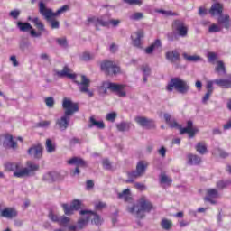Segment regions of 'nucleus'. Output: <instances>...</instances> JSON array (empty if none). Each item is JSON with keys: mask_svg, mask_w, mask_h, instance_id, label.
<instances>
[{"mask_svg": "<svg viewBox=\"0 0 231 231\" xmlns=\"http://www.w3.org/2000/svg\"><path fill=\"white\" fill-rule=\"evenodd\" d=\"M62 108L64 109V115L56 120V125L60 131H66L69 127V120L75 113H79V103H75L68 97L63 98Z\"/></svg>", "mask_w": 231, "mask_h": 231, "instance_id": "obj_1", "label": "nucleus"}, {"mask_svg": "<svg viewBox=\"0 0 231 231\" xmlns=\"http://www.w3.org/2000/svg\"><path fill=\"white\" fill-rule=\"evenodd\" d=\"M69 6L63 5L60 9L57 10V12H53L52 9H50L46 7V4L44 2L39 3V12L42 17L49 23V25L51 26V30H59L60 27V23H59L58 20L55 19V17H59L60 14H64V12H68V9Z\"/></svg>", "mask_w": 231, "mask_h": 231, "instance_id": "obj_2", "label": "nucleus"}, {"mask_svg": "<svg viewBox=\"0 0 231 231\" xmlns=\"http://www.w3.org/2000/svg\"><path fill=\"white\" fill-rule=\"evenodd\" d=\"M154 208L152 202L145 197L142 196L138 199L135 205L128 208V212L135 216L138 219H143L145 217V213L149 214L151 210Z\"/></svg>", "mask_w": 231, "mask_h": 231, "instance_id": "obj_3", "label": "nucleus"}, {"mask_svg": "<svg viewBox=\"0 0 231 231\" xmlns=\"http://www.w3.org/2000/svg\"><path fill=\"white\" fill-rule=\"evenodd\" d=\"M166 89L170 92H172L175 89L178 93H180V95H187L189 89H190V86H189V83L186 80H183L180 78H173L168 83Z\"/></svg>", "mask_w": 231, "mask_h": 231, "instance_id": "obj_4", "label": "nucleus"}, {"mask_svg": "<svg viewBox=\"0 0 231 231\" xmlns=\"http://www.w3.org/2000/svg\"><path fill=\"white\" fill-rule=\"evenodd\" d=\"M124 85L113 83L110 81H104L102 85L99 87V95H106L107 89L112 91V93H116L118 97H126V93L124 91Z\"/></svg>", "mask_w": 231, "mask_h": 231, "instance_id": "obj_5", "label": "nucleus"}, {"mask_svg": "<svg viewBox=\"0 0 231 231\" xmlns=\"http://www.w3.org/2000/svg\"><path fill=\"white\" fill-rule=\"evenodd\" d=\"M149 167V162L147 161H139L136 164L135 171L127 172L128 180H125V183H134V180L137 178H142Z\"/></svg>", "mask_w": 231, "mask_h": 231, "instance_id": "obj_6", "label": "nucleus"}, {"mask_svg": "<svg viewBox=\"0 0 231 231\" xmlns=\"http://www.w3.org/2000/svg\"><path fill=\"white\" fill-rule=\"evenodd\" d=\"M40 166L32 161L27 162V167L23 168L20 173H16V176L24 178L25 176H33L37 171H39Z\"/></svg>", "mask_w": 231, "mask_h": 231, "instance_id": "obj_7", "label": "nucleus"}, {"mask_svg": "<svg viewBox=\"0 0 231 231\" xmlns=\"http://www.w3.org/2000/svg\"><path fill=\"white\" fill-rule=\"evenodd\" d=\"M81 81L75 80V84L79 86V89L80 93H85L88 95V97H93V92L89 90V86H91V80L88 79V77L81 75L80 76Z\"/></svg>", "mask_w": 231, "mask_h": 231, "instance_id": "obj_8", "label": "nucleus"}, {"mask_svg": "<svg viewBox=\"0 0 231 231\" xmlns=\"http://www.w3.org/2000/svg\"><path fill=\"white\" fill-rule=\"evenodd\" d=\"M101 69L106 75H117V73H120V67L111 60H104L101 63Z\"/></svg>", "mask_w": 231, "mask_h": 231, "instance_id": "obj_9", "label": "nucleus"}, {"mask_svg": "<svg viewBox=\"0 0 231 231\" xmlns=\"http://www.w3.org/2000/svg\"><path fill=\"white\" fill-rule=\"evenodd\" d=\"M63 210H64V214L66 216H72L73 212H75V210H80V208H82L84 207V205L82 204V201L79 200V199H75L71 202V204H62L61 205Z\"/></svg>", "mask_w": 231, "mask_h": 231, "instance_id": "obj_10", "label": "nucleus"}, {"mask_svg": "<svg viewBox=\"0 0 231 231\" xmlns=\"http://www.w3.org/2000/svg\"><path fill=\"white\" fill-rule=\"evenodd\" d=\"M0 145H3L5 149H13L15 151L17 149V142L14 140L12 134H4L0 136Z\"/></svg>", "mask_w": 231, "mask_h": 231, "instance_id": "obj_11", "label": "nucleus"}, {"mask_svg": "<svg viewBox=\"0 0 231 231\" xmlns=\"http://www.w3.org/2000/svg\"><path fill=\"white\" fill-rule=\"evenodd\" d=\"M88 21H96V26H104L105 28L109 27V24H112L114 28H116L120 23H122L120 20L116 19H111V20H104L102 18H97V17H92L88 18Z\"/></svg>", "mask_w": 231, "mask_h": 231, "instance_id": "obj_12", "label": "nucleus"}, {"mask_svg": "<svg viewBox=\"0 0 231 231\" xmlns=\"http://www.w3.org/2000/svg\"><path fill=\"white\" fill-rule=\"evenodd\" d=\"M16 26L20 32H30L31 37H41L42 35L41 32H36L32 24L28 23L17 22Z\"/></svg>", "mask_w": 231, "mask_h": 231, "instance_id": "obj_13", "label": "nucleus"}, {"mask_svg": "<svg viewBox=\"0 0 231 231\" xmlns=\"http://www.w3.org/2000/svg\"><path fill=\"white\" fill-rule=\"evenodd\" d=\"M173 28L176 30L180 37H187V35H189V28L181 20H175L173 22Z\"/></svg>", "mask_w": 231, "mask_h": 231, "instance_id": "obj_14", "label": "nucleus"}, {"mask_svg": "<svg viewBox=\"0 0 231 231\" xmlns=\"http://www.w3.org/2000/svg\"><path fill=\"white\" fill-rule=\"evenodd\" d=\"M80 216L82 217L78 220V230H82L85 226H88V223H89V216H91V210L83 209L79 211Z\"/></svg>", "mask_w": 231, "mask_h": 231, "instance_id": "obj_15", "label": "nucleus"}, {"mask_svg": "<svg viewBox=\"0 0 231 231\" xmlns=\"http://www.w3.org/2000/svg\"><path fill=\"white\" fill-rule=\"evenodd\" d=\"M5 168L6 169V171H9L10 172H14V178H23L16 175V174H20V172L23 171V164L19 162H7L5 164Z\"/></svg>", "mask_w": 231, "mask_h": 231, "instance_id": "obj_16", "label": "nucleus"}, {"mask_svg": "<svg viewBox=\"0 0 231 231\" xmlns=\"http://www.w3.org/2000/svg\"><path fill=\"white\" fill-rule=\"evenodd\" d=\"M54 74L60 79H64V77H67V79H71L72 80L77 79V75L71 73V69H69L68 66H64L62 70L55 69Z\"/></svg>", "mask_w": 231, "mask_h": 231, "instance_id": "obj_17", "label": "nucleus"}, {"mask_svg": "<svg viewBox=\"0 0 231 231\" xmlns=\"http://www.w3.org/2000/svg\"><path fill=\"white\" fill-rule=\"evenodd\" d=\"M179 129L180 134H189L190 138H193L198 131V129L194 128V123L190 120L187 122V127L179 126Z\"/></svg>", "mask_w": 231, "mask_h": 231, "instance_id": "obj_18", "label": "nucleus"}, {"mask_svg": "<svg viewBox=\"0 0 231 231\" xmlns=\"http://www.w3.org/2000/svg\"><path fill=\"white\" fill-rule=\"evenodd\" d=\"M27 154L34 158L35 160H41L42 157V145L37 144L32 145L31 148L28 149Z\"/></svg>", "mask_w": 231, "mask_h": 231, "instance_id": "obj_19", "label": "nucleus"}, {"mask_svg": "<svg viewBox=\"0 0 231 231\" xmlns=\"http://www.w3.org/2000/svg\"><path fill=\"white\" fill-rule=\"evenodd\" d=\"M217 24L222 30L223 28H225L226 30H230V15L220 14L217 18Z\"/></svg>", "mask_w": 231, "mask_h": 231, "instance_id": "obj_20", "label": "nucleus"}, {"mask_svg": "<svg viewBox=\"0 0 231 231\" xmlns=\"http://www.w3.org/2000/svg\"><path fill=\"white\" fill-rule=\"evenodd\" d=\"M1 217L5 219H14V217H17V210L14 208H5L1 211Z\"/></svg>", "mask_w": 231, "mask_h": 231, "instance_id": "obj_21", "label": "nucleus"}, {"mask_svg": "<svg viewBox=\"0 0 231 231\" xmlns=\"http://www.w3.org/2000/svg\"><path fill=\"white\" fill-rule=\"evenodd\" d=\"M206 89H207V92L202 97V104H207V102L210 100V97H212V93H214V86L212 81H207Z\"/></svg>", "mask_w": 231, "mask_h": 231, "instance_id": "obj_22", "label": "nucleus"}, {"mask_svg": "<svg viewBox=\"0 0 231 231\" xmlns=\"http://www.w3.org/2000/svg\"><path fill=\"white\" fill-rule=\"evenodd\" d=\"M210 15H223V5L219 3H215L212 5L211 8L209 9Z\"/></svg>", "mask_w": 231, "mask_h": 231, "instance_id": "obj_23", "label": "nucleus"}, {"mask_svg": "<svg viewBox=\"0 0 231 231\" xmlns=\"http://www.w3.org/2000/svg\"><path fill=\"white\" fill-rule=\"evenodd\" d=\"M117 198L119 199H124L126 203L133 201V194H131V189H126L122 192L117 193Z\"/></svg>", "mask_w": 231, "mask_h": 231, "instance_id": "obj_24", "label": "nucleus"}, {"mask_svg": "<svg viewBox=\"0 0 231 231\" xmlns=\"http://www.w3.org/2000/svg\"><path fill=\"white\" fill-rule=\"evenodd\" d=\"M69 165H77V167H88V162L84 161V159L79 157H73L70 160L68 161Z\"/></svg>", "mask_w": 231, "mask_h": 231, "instance_id": "obj_25", "label": "nucleus"}, {"mask_svg": "<svg viewBox=\"0 0 231 231\" xmlns=\"http://www.w3.org/2000/svg\"><path fill=\"white\" fill-rule=\"evenodd\" d=\"M143 37V32L142 31H138L137 32L134 33L132 35L133 46H135V48H140V46L142 45Z\"/></svg>", "mask_w": 231, "mask_h": 231, "instance_id": "obj_26", "label": "nucleus"}, {"mask_svg": "<svg viewBox=\"0 0 231 231\" xmlns=\"http://www.w3.org/2000/svg\"><path fill=\"white\" fill-rule=\"evenodd\" d=\"M135 122H136V124L141 125V127H147V128L151 127V124H152V120H150L147 117H143V116L135 117Z\"/></svg>", "mask_w": 231, "mask_h": 231, "instance_id": "obj_27", "label": "nucleus"}, {"mask_svg": "<svg viewBox=\"0 0 231 231\" xmlns=\"http://www.w3.org/2000/svg\"><path fill=\"white\" fill-rule=\"evenodd\" d=\"M158 48H162V41L160 39H156L154 42L147 47L145 49V53H147V55H151V53H152L154 50H158Z\"/></svg>", "mask_w": 231, "mask_h": 231, "instance_id": "obj_28", "label": "nucleus"}, {"mask_svg": "<svg viewBox=\"0 0 231 231\" xmlns=\"http://www.w3.org/2000/svg\"><path fill=\"white\" fill-rule=\"evenodd\" d=\"M166 59L167 60H170V62H176L177 60H180V52L176 50L170 51L166 52Z\"/></svg>", "mask_w": 231, "mask_h": 231, "instance_id": "obj_29", "label": "nucleus"}, {"mask_svg": "<svg viewBox=\"0 0 231 231\" xmlns=\"http://www.w3.org/2000/svg\"><path fill=\"white\" fill-rule=\"evenodd\" d=\"M28 21H31V23H33L34 26L39 30V32H46V29L44 28V23L39 20V17H28Z\"/></svg>", "mask_w": 231, "mask_h": 231, "instance_id": "obj_30", "label": "nucleus"}, {"mask_svg": "<svg viewBox=\"0 0 231 231\" xmlns=\"http://www.w3.org/2000/svg\"><path fill=\"white\" fill-rule=\"evenodd\" d=\"M90 124L88 125V127L91 129L92 127H97V129H105L106 125L104 124V121H97L95 120V117H90L89 119Z\"/></svg>", "mask_w": 231, "mask_h": 231, "instance_id": "obj_31", "label": "nucleus"}, {"mask_svg": "<svg viewBox=\"0 0 231 231\" xmlns=\"http://www.w3.org/2000/svg\"><path fill=\"white\" fill-rule=\"evenodd\" d=\"M45 149L49 154H51L57 151V144H55L51 139H47L45 143Z\"/></svg>", "mask_w": 231, "mask_h": 231, "instance_id": "obj_32", "label": "nucleus"}, {"mask_svg": "<svg viewBox=\"0 0 231 231\" xmlns=\"http://www.w3.org/2000/svg\"><path fill=\"white\" fill-rule=\"evenodd\" d=\"M215 71H217V73L220 77H223V75H226V69L225 68V63L221 60L217 61Z\"/></svg>", "mask_w": 231, "mask_h": 231, "instance_id": "obj_33", "label": "nucleus"}, {"mask_svg": "<svg viewBox=\"0 0 231 231\" xmlns=\"http://www.w3.org/2000/svg\"><path fill=\"white\" fill-rule=\"evenodd\" d=\"M188 163L189 165H199L201 163V157L190 153L188 155Z\"/></svg>", "mask_w": 231, "mask_h": 231, "instance_id": "obj_34", "label": "nucleus"}, {"mask_svg": "<svg viewBox=\"0 0 231 231\" xmlns=\"http://www.w3.org/2000/svg\"><path fill=\"white\" fill-rule=\"evenodd\" d=\"M183 59H185V60H188V62H199L201 60H203V58H201L199 55H189L186 52H184L182 54Z\"/></svg>", "mask_w": 231, "mask_h": 231, "instance_id": "obj_35", "label": "nucleus"}, {"mask_svg": "<svg viewBox=\"0 0 231 231\" xmlns=\"http://www.w3.org/2000/svg\"><path fill=\"white\" fill-rule=\"evenodd\" d=\"M56 176L57 174L55 172L49 171L43 175L42 180L46 183H53V181H55Z\"/></svg>", "mask_w": 231, "mask_h": 231, "instance_id": "obj_36", "label": "nucleus"}, {"mask_svg": "<svg viewBox=\"0 0 231 231\" xmlns=\"http://www.w3.org/2000/svg\"><path fill=\"white\" fill-rule=\"evenodd\" d=\"M117 131L120 133H124L125 131H129L131 129V123L121 122L116 125Z\"/></svg>", "mask_w": 231, "mask_h": 231, "instance_id": "obj_37", "label": "nucleus"}, {"mask_svg": "<svg viewBox=\"0 0 231 231\" xmlns=\"http://www.w3.org/2000/svg\"><path fill=\"white\" fill-rule=\"evenodd\" d=\"M195 149L199 154H207V144L203 142L198 143Z\"/></svg>", "mask_w": 231, "mask_h": 231, "instance_id": "obj_38", "label": "nucleus"}, {"mask_svg": "<svg viewBox=\"0 0 231 231\" xmlns=\"http://www.w3.org/2000/svg\"><path fill=\"white\" fill-rule=\"evenodd\" d=\"M231 185V180H218L217 182V189H218V190H223V189H226V187H230Z\"/></svg>", "mask_w": 231, "mask_h": 231, "instance_id": "obj_39", "label": "nucleus"}, {"mask_svg": "<svg viewBox=\"0 0 231 231\" xmlns=\"http://www.w3.org/2000/svg\"><path fill=\"white\" fill-rule=\"evenodd\" d=\"M90 216L89 219H92V223L94 225H100L102 223V220L100 219V216H98L97 213L90 210Z\"/></svg>", "mask_w": 231, "mask_h": 231, "instance_id": "obj_40", "label": "nucleus"}, {"mask_svg": "<svg viewBox=\"0 0 231 231\" xmlns=\"http://www.w3.org/2000/svg\"><path fill=\"white\" fill-rule=\"evenodd\" d=\"M206 198H212V199L219 198V191H217V189H209L207 190Z\"/></svg>", "mask_w": 231, "mask_h": 231, "instance_id": "obj_41", "label": "nucleus"}, {"mask_svg": "<svg viewBox=\"0 0 231 231\" xmlns=\"http://www.w3.org/2000/svg\"><path fill=\"white\" fill-rule=\"evenodd\" d=\"M208 61L211 64H214L217 60V53L216 52H208L207 54Z\"/></svg>", "mask_w": 231, "mask_h": 231, "instance_id": "obj_42", "label": "nucleus"}, {"mask_svg": "<svg viewBox=\"0 0 231 231\" xmlns=\"http://www.w3.org/2000/svg\"><path fill=\"white\" fill-rule=\"evenodd\" d=\"M93 59H95V54L89 52H84L81 56V60L84 62H89V60H93Z\"/></svg>", "mask_w": 231, "mask_h": 231, "instance_id": "obj_43", "label": "nucleus"}, {"mask_svg": "<svg viewBox=\"0 0 231 231\" xmlns=\"http://www.w3.org/2000/svg\"><path fill=\"white\" fill-rule=\"evenodd\" d=\"M161 226L163 228V230H171V228H172V222L167 219H162Z\"/></svg>", "mask_w": 231, "mask_h": 231, "instance_id": "obj_44", "label": "nucleus"}, {"mask_svg": "<svg viewBox=\"0 0 231 231\" xmlns=\"http://www.w3.org/2000/svg\"><path fill=\"white\" fill-rule=\"evenodd\" d=\"M214 154H217L220 158H228V153L221 150V148H216L214 150Z\"/></svg>", "mask_w": 231, "mask_h": 231, "instance_id": "obj_45", "label": "nucleus"}, {"mask_svg": "<svg viewBox=\"0 0 231 231\" xmlns=\"http://www.w3.org/2000/svg\"><path fill=\"white\" fill-rule=\"evenodd\" d=\"M131 21H140L143 19V13L136 12L130 16Z\"/></svg>", "mask_w": 231, "mask_h": 231, "instance_id": "obj_46", "label": "nucleus"}, {"mask_svg": "<svg viewBox=\"0 0 231 231\" xmlns=\"http://www.w3.org/2000/svg\"><path fill=\"white\" fill-rule=\"evenodd\" d=\"M56 42L59 46H61V48H68V40L64 37L56 39Z\"/></svg>", "mask_w": 231, "mask_h": 231, "instance_id": "obj_47", "label": "nucleus"}, {"mask_svg": "<svg viewBox=\"0 0 231 231\" xmlns=\"http://www.w3.org/2000/svg\"><path fill=\"white\" fill-rule=\"evenodd\" d=\"M221 27L220 25L217 23V24H212L209 29H208V32L210 33H217L218 32H221Z\"/></svg>", "mask_w": 231, "mask_h": 231, "instance_id": "obj_48", "label": "nucleus"}, {"mask_svg": "<svg viewBox=\"0 0 231 231\" xmlns=\"http://www.w3.org/2000/svg\"><path fill=\"white\" fill-rule=\"evenodd\" d=\"M116 116H118V114H116V112H112L106 115V119L107 122H115V120H116Z\"/></svg>", "mask_w": 231, "mask_h": 231, "instance_id": "obj_49", "label": "nucleus"}, {"mask_svg": "<svg viewBox=\"0 0 231 231\" xmlns=\"http://www.w3.org/2000/svg\"><path fill=\"white\" fill-rule=\"evenodd\" d=\"M160 182L167 183L168 185H171V183H172V180L169 179L167 175L163 174V175H161Z\"/></svg>", "mask_w": 231, "mask_h": 231, "instance_id": "obj_50", "label": "nucleus"}, {"mask_svg": "<svg viewBox=\"0 0 231 231\" xmlns=\"http://www.w3.org/2000/svg\"><path fill=\"white\" fill-rule=\"evenodd\" d=\"M126 5L133 6L134 5L140 6L142 5V0H123Z\"/></svg>", "mask_w": 231, "mask_h": 231, "instance_id": "obj_51", "label": "nucleus"}, {"mask_svg": "<svg viewBox=\"0 0 231 231\" xmlns=\"http://www.w3.org/2000/svg\"><path fill=\"white\" fill-rule=\"evenodd\" d=\"M49 219H51V221H53V223H59L60 217H58L52 211H51L49 213Z\"/></svg>", "mask_w": 231, "mask_h": 231, "instance_id": "obj_52", "label": "nucleus"}, {"mask_svg": "<svg viewBox=\"0 0 231 231\" xmlns=\"http://www.w3.org/2000/svg\"><path fill=\"white\" fill-rule=\"evenodd\" d=\"M142 71L143 75L145 77H149V75H151V68H149V65H143Z\"/></svg>", "mask_w": 231, "mask_h": 231, "instance_id": "obj_53", "label": "nucleus"}, {"mask_svg": "<svg viewBox=\"0 0 231 231\" xmlns=\"http://www.w3.org/2000/svg\"><path fill=\"white\" fill-rule=\"evenodd\" d=\"M10 17L13 19H19V15H21V11L19 9L13 10L9 13Z\"/></svg>", "mask_w": 231, "mask_h": 231, "instance_id": "obj_54", "label": "nucleus"}, {"mask_svg": "<svg viewBox=\"0 0 231 231\" xmlns=\"http://www.w3.org/2000/svg\"><path fill=\"white\" fill-rule=\"evenodd\" d=\"M45 104L47 106V107H53V106H55V99H53V97H47L45 98Z\"/></svg>", "mask_w": 231, "mask_h": 231, "instance_id": "obj_55", "label": "nucleus"}, {"mask_svg": "<svg viewBox=\"0 0 231 231\" xmlns=\"http://www.w3.org/2000/svg\"><path fill=\"white\" fill-rule=\"evenodd\" d=\"M59 225H63V226H65V225H68L69 223V218L68 217H60V221L58 222Z\"/></svg>", "mask_w": 231, "mask_h": 231, "instance_id": "obj_56", "label": "nucleus"}, {"mask_svg": "<svg viewBox=\"0 0 231 231\" xmlns=\"http://www.w3.org/2000/svg\"><path fill=\"white\" fill-rule=\"evenodd\" d=\"M103 167L106 171L111 170V162H109V160L107 159L103 160Z\"/></svg>", "mask_w": 231, "mask_h": 231, "instance_id": "obj_57", "label": "nucleus"}, {"mask_svg": "<svg viewBox=\"0 0 231 231\" xmlns=\"http://www.w3.org/2000/svg\"><path fill=\"white\" fill-rule=\"evenodd\" d=\"M80 174V169H79V166L75 168V170L70 171V176L75 177L79 176Z\"/></svg>", "mask_w": 231, "mask_h": 231, "instance_id": "obj_58", "label": "nucleus"}, {"mask_svg": "<svg viewBox=\"0 0 231 231\" xmlns=\"http://www.w3.org/2000/svg\"><path fill=\"white\" fill-rule=\"evenodd\" d=\"M82 143V140L77 138V137H74L70 140V145H77V144H80Z\"/></svg>", "mask_w": 231, "mask_h": 231, "instance_id": "obj_59", "label": "nucleus"}, {"mask_svg": "<svg viewBox=\"0 0 231 231\" xmlns=\"http://www.w3.org/2000/svg\"><path fill=\"white\" fill-rule=\"evenodd\" d=\"M134 187L135 189H137L138 190H145L146 187L144 184H142L140 182H135L134 183Z\"/></svg>", "mask_w": 231, "mask_h": 231, "instance_id": "obj_60", "label": "nucleus"}, {"mask_svg": "<svg viewBox=\"0 0 231 231\" xmlns=\"http://www.w3.org/2000/svg\"><path fill=\"white\" fill-rule=\"evenodd\" d=\"M164 120L166 122V124L170 125L171 121H172V116H171V114L165 113L164 114Z\"/></svg>", "mask_w": 231, "mask_h": 231, "instance_id": "obj_61", "label": "nucleus"}, {"mask_svg": "<svg viewBox=\"0 0 231 231\" xmlns=\"http://www.w3.org/2000/svg\"><path fill=\"white\" fill-rule=\"evenodd\" d=\"M207 14H208L207 9H205L203 7L199 8V15H200V17H204V15H207Z\"/></svg>", "mask_w": 231, "mask_h": 231, "instance_id": "obj_62", "label": "nucleus"}, {"mask_svg": "<svg viewBox=\"0 0 231 231\" xmlns=\"http://www.w3.org/2000/svg\"><path fill=\"white\" fill-rule=\"evenodd\" d=\"M10 60L14 68H17V66H19V61H17V58L15 56H11Z\"/></svg>", "mask_w": 231, "mask_h": 231, "instance_id": "obj_63", "label": "nucleus"}, {"mask_svg": "<svg viewBox=\"0 0 231 231\" xmlns=\"http://www.w3.org/2000/svg\"><path fill=\"white\" fill-rule=\"evenodd\" d=\"M40 59L42 60H47L48 62H50V55H48L47 53H42L40 55Z\"/></svg>", "mask_w": 231, "mask_h": 231, "instance_id": "obj_64", "label": "nucleus"}]
</instances>
